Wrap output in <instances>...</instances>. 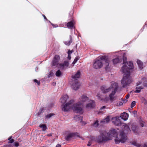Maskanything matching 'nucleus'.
I'll return each mask as SVG.
<instances>
[{
    "mask_svg": "<svg viewBox=\"0 0 147 147\" xmlns=\"http://www.w3.org/2000/svg\"><path fill=\"white\" fill-rule=\"evenodd\" d=\"M123 126L124 127V130H126L128 131H130L129 127L126 124H123Z\"/></svg>",
    "mask_w": 147,
    "mask_h": 147,
    "instance_id": "473e14b6",
    "label": "nucleus"
},
{
    "mask_svg": "<svg viewBox=\"0 0 147 147\" xmlns=\"http://www.w3.org/2000/svg\"><path fill=\"white\" fill-rule=\"evenodd\" d=\"M79 59V58L78 57H76L74 61L72 63L73 66L77 61Z\"/></svg>",
    "mask_w": 147,
    "mask_h": 147,
    "instance_id": "f704fd0d",
    "label": "nucleus"
},
{
    "mask_svg": "<svg viewBox=\"0 0 147 147\" xmlns=\"http://www.w3.org/2000/svg\"><path fill=\"white\" fill-rule=\"evenodd\" d=\"M75 119H82L83 117L82 116H79V115H76L74 117Z\"/></svg>",
    "mask_w": 147,
    "mask_h": 147,
    "instance_id": "72a5a7b5",
    "label": "nucleus"
},
{
    "mask_svg": "<svg viewBox=\"0 0 147 147\" xmlns=\"http://www.w3.org/2000/svg\"><path fill=\"white\" fill-rule=\"evenodd\" d=\"M137 64L140 68V69H142L143 68V63L140 60H138L137 61Z\"/></svg>",
    "mask_w": 147,
    "mask_h": 147,
    "instance_id": "393cba45",
    "label": "nucleus"
},
{
    "mask_svg": "<svg viewBox=\"0 0 147 147\" xmlns=\"http://www.w3.org/2000/svg\"><path fill=\"white\" fill-rule=\"evenodd\" d=\"M123 63L124 64V61H123Z\"/></svg>",
    "mask_w": 147,
    "mask_h": 147,
    "instance_id": "bf43d9fd",
    "label": "nucleus"
},
{
    "mask_svg": "<svg viewBox=\"0 0 147 147\" xmlns=\"http://www.w3.org/2000/svg\"><path fill=\"white\" fill-rule=\"evenodd\" d=\"M12 137H10L8 139V140H9V143H12L14 142V140L13 139H11Z\"/></svg>",
    "mask_w": 147,
    "mask_h": 147,
    "instance_id": "c9c22d12",
    "label": "nucleus"
},
{
    "mask_svg": "<svg viewBox=\"0 0 147 147\" xmlns=\"http://www.w3.org/2000/svg\"><path fill=\"white\" fill-rule=\"evenodd\" d=\"M123 104V103L122 102H119L117 103V106H119L122 105Z\"/></svg>",
    "mask_w": 147,
    "mask_h": 147,
    "instance_id": "79ce46f5",
    "label": "nucleus"
},
{
    "mask_svg": "<svg viewBox=\"0 0 147 147\" xmlns=\"http://www.w3.org/2000/svg\"><path fill=\"white\" fill-rule=\"evenodd\" d=\"M121 59H120L118 57H117L113 60V64H115L121 61Z\"/></svg>",
    "mask_w": 147,
    "mask_h": 147,
    "instance_id": "c85d7f7f",
    "label": "nucleus"
},
{
    "mask_svg": "<svg viewBox=\"0 0 147 147\" xmlns=\"http://www.w3.org/2000/svg\"><path fill=\"white\" fill-rule=\"evenodd\" d=\"M129 115L126 112H124L121 114L120 116H117L114 118H112V119H119L120 117L122 119H127L128 118Z\"/></svg>",
    "mask_w": 147,
    "mask_h": 147,
    "instance_id": "9d476101",
    "label": "nucleus"
},
{
    "mask_svg": "<svg viewBox=\"0 0 147 147\" xmlns=\"http://www.w3.org/2000/svg\"><path fill=\"white\" fill-rule=\"evenodd\" d=\"M127 101V100L126 99L123 100V101L124 103H126Z\"/></svg>",
    "mask_w": 147,
    "mask_h": 147,
    "instance_id": "5fc2aeb1",
    "label": "nucleus"
},
{
    "mask_svg": "<svg viewBox=\"0 0 147 147\" xmlns=\"http://www.w3.org/2000/svg\"><path fill=\"white\" fill-rule=\"evenodd\" d=\"M89 100L88 97L84 95L81 96L79 99V102L76 103H74V101H71L65 105L62 108L64 111H68L71 109L74 111L76 113H82L83 110L82 107L85 102Z\"/></svg>",
    "mask_w": 147,
    "mask_h": 147,
    "instance_id": "f257e3e1",
    "label": "nucleus"
},
{
    "mask_svg": "<svg viewBox=\"0 0 147 147\" xmlns=\"http://www.w3.org/2000/svg\"><path fill=\"white\" fill-rule=\"evenodd\" d=\"M99 125L98 121V120H96L93 124L92 126L94 127H96Z\"/></svg>",
    "mask_w": 147,
    "mask_h": 147,
    "instance_id": "7c9ffc66",
    "label": "nucleus"
},
{
    "mask_svg": "<svg viewBox=\"0 0 147 147\" xmlns=\"http://www.w3.org/2000/svg\"><path fill=\"white\" fill-rule=\"evenodd\" d=\"M55 116V114L54 113H49L45 116V118L46 119H49L53 118Z\"/></svg>",
    "mask_w": 147,
    "mask_h": 147,
    "instance_id": "aec40b11",
    "label": "nucleus"
},
{
    "mask_svg": "<svg viewBox=\"0 0 147 147\" xmlns=\"http://www.w3.org/2000/svg\"><path fill=\"white\" fill-rule=\"evenodd\" d=\"M110 61V59L107 56H104L100 57L94 61L93 67L95 69H99L104 65L105 68H107L109 66Z\"/></svg>",
    "mask_w": 147,
    "mask_h": 147,
    "instance_id": "7ed1b4c3",
    "label": "nucleus"
},
{
    "mask_svg": "<svg viewBox=\"0 0 147 147\" xmlns=\"http://www.w3.org/2000/svg\"><path fill=\"white\" fill-rule=\"evenodd\" d=\"M131 128L135 134H137L138 131V127L136 126V125H131Z\"/></svg>",
    "mask_w": 147,
    "mask_h": 147,
    "instance_id": "4be33fe9",
    "label": "nucleus"
},
{
    "mask_svg": "<svg viewBox=\"0 0 147 147\" xmlns=\"http://www.w3.org/2000/svg\"><path fill=\"white\" fill-rule=\"evenodd\" d=\"M126 67L124 66L122 67V71L124 73L122 79L121 80V83L123 87L128 86L132 82V80L130 76L129 71H128L127 70L126 71L124 69Z\"/></svg>",
    "mask_w": 147,
    "mask_h": 147,
    "instance_id": "20e7f679",
    "label": "nucleus"
},
{
    "mask_svg": "<svg viewBox=\"0 0 147 147\" xmlns=\"http://www.w3.org/2000/svg\"><path fill=\"white\" fill-rule=\"evenodd\" d=\"M78 135L77 133H72L69 134L65 137V139L67 141L69 140L72 138L77 136Z\"/></svg>",
    "mask_w": 147,
    "mask_h": 147,
    "instance_id": "2eb2a0df",
    "label": "nucleus"
},
{
    "mask_svg": "<svg viewBox=\"0 0 147 147\" xmlns=\"http://www.w3.org/2000/svg\"><path fill=\"white\" fill-rule=\"evenodd\" d=\"M127 139V136L126 134L124 132L123 130L120 131L119 135L114 138L115 143L116 144H119L120 143H125Z\"/></svg>",
    "mask_w": 147,
    "mask_h": 147,
    "instance_id": "39448f33",
    "label": "nucleus"
},
{
    "mask_svg": "<svg viewBox=\"0 0 147 147\" xmlns=\"http://www.w3.org/2000/svg\"><path fill=\"white\" fill-rule=\"evenodd\" d=\"M73 84L72 85V88L75 90H78L80 87V83L78 82V81H72Z\"/></svg>",
    "mask_w": 147,
    "mask_h": 147,
    "instance_id": "4468645a",
    "label": "nucleus"
},
{
    "mask_svg": "<svg viewBox=\"0 0 147 147\" xmlns=\"http://www.w3.org/2000/svg\"><path fill=\"white\" fill-rule=\"evenodd\" d=\"M67 58L69 60L70 59H71V57L70 55H68Z\"/></svg>",
    "mask_w": 147,
    "mask_h": 147,
    "instance_id": "864d4df0",
    "label": "nucleus"
},
{
    "mask_svg": "<svg viewBox=\"0 0 147 147\" xmlns=\"http://www.w3.org/2000/svg\"><path fill=\"white\" fill-rule=\"evenodd\" d=\"M89 102L85 106V108L87 110L93 108L95 105V103L93 101L90 100Z\"/></svg>",
    "mask_w": 147,
    "mask_h": 147,
    "instance_id": "ddd939ff",
    "label": "nucleus"
},
{
    "mask_svg": "<svg viewBox=\"0 0 147 147\" xmlns=\"http://www.w3.org/2000/svg\"><path fill=\"white\" fill-rule=\"evenodd\" d=\"M139 123L140 126L142 127H144L146 126V121L144 120H139Z\"/></svg>",
    "mask_w": 147,
    "mask_h": 147,
    "instance_id": "a878e982",
    "label": "nucleus"
},
{
    "mask_svg": "<svg viewBox=\"0 0 147 147\" xmlns=\"http://www.w3.org/2000/svg\"><path fill=\"white\" fill-rule=\"evenodd\" d=\"M60 59V56L59 55H56L53 57L51 63V65L52 66H55L56 67L58 66L59 64V62Z\"/></svg>",
    "mask_w": 147,
    "mask_h": 147,
    "instance_id": "6e6552de",
    "label": "nucleus"
},
{
    "mask_svg": "<svg viewBox=\"0 0 147 147\" xmlns=\"http://www.w3.org/2000/svg\"><path fill=\"white\" fill-rule=\"evenodd\" d=\"M34 81L37 83L38 85H39L40 84V82L38 81L36 79H35L34 80Z\"/></svg>",
    "mask_w": 147,
    "mask_h": 147,
    "instance_id": "c03bdc74",
    "label": "nucleus"
},
{
    "mask_svg": "<svg viewBox=\"0 0 147 147\" xmlns=\"http://www.w3.org/2000/svg\"><path fill=\"white\" fill-rule=\"evenodd\" d=\"M124 66L126 67V68L124 69V70L126 71L127 70L128 71H129V70L132 69L134 67L133 63L131 61H129V62L127 63Z\"/></svg>",
    "mask_w": 147,
    "mask_h": 147,
    "instance_id": "f8f14e48",
    "label": "nucleus"
},
{
    "mask_svg": "<svg viewBox=\"0 0 147 147\" xmlns=\"http://www.w3.org/2000/svg\"><path fill=\"white\" fill-rule=\"evenodd\" d=\"M141 147H147V143L144 144L143 146Z\"/></svg>",
    "mask_w": 147,
    "mask_h": 147,
    "instance_id": "09e8293b",
    "label": "nucleus"
},
{
    "mask_svg": "<svg viewBox=\"0 0 147 147\" xmlns=\"http://www.w3.org/2000/svg\"><path fill=\"white\" fill-rule=\"evenodd\" d=\"M98 98L100 100H103L106 102H107L108 101V98L107 96L106 97L104 98H103L101 95L100 94H98L97 95Z\"/></svg>",
    "mask_w": 147,
    "mask_h": 147,
    "instance_id": "a211bd4d",
    "label": "nucleus"
},
{
    "mask_svg": "<svg viewBox=\"0 0 147 147\" xmlns=\"http://www.w3.org/2000/svg\"><path fill=\"white\" fill-rule=\"evenodd\" d=\"M107 133L104 131L102 133H100V135L98 136L95 141L98 143L102 142L105 141H108L106 137Z\"/></svg>",
    "mask_w": 147,
    "mask_h": 147,
    "instance_id": "0eeeda50",
    "label": "nucleus"
},
{
    "mask_svg": "<svg viewBox=\"0 0 147 147\" xmlns=\"http://www.w3.org/2000/svg\"><path fill=\"white\" fill-rule=\"evenodd\" d=\"M44 110V109L43 108H41L40 109V110H39L38 113L37 114V116H39L43 112V111Z\"/></svg>",
    "mask_w": 147,
    "mask_h": 147,
    "instance_id": "2f4dec72",
    "label": "nucleus"
},
{
    "mask_svg": "<svg viewBox=\"0 0 147 147\" xmlns=\"http://www.w3.org/2000/svg\"><path fill=\"white\" fill-rule=\"evenodd\" d=\"M19 145V144L18 142H15L14 143V146L16 147H18Z\"/></svg>",
    "mask_w": 147,
    "mask_h": 147,
    "instance_id": "de8ad7c7",
    "label": "nucleus"
},
{
    "mask_svg": "<svg viewBox=\"0 0 147 147\" xmlns=\"http://www.w3.org/2000/svg\"><path fill=\"white\" fill-rule=\"evenodd\" d=\"M52 134H49L47 135L48 136H52Z\"/></svg>",
    "mask_w": 147,
    "mask_h": 147,
    "instance_id": "13d9d810",
    "label": "nucleus"
},
{
    "mask_svg": "<svg viewBox=\"0 0 147 147\" xmlns=\"http://www.w3.org/2000/svg\"><path fill=\"white\" fill-rule=\"evenodd\" d=\"M115 117H112L110 115H108L104 119H112V118H114Z\"/></svg>",
    "mask_w": 147,
    "mask_h": 147,
    "instance_id": "a19ab883",
    "label": "nucleus"
},
{
    "mask_svg": "<svg viewBox=\"0 0 147 147\" xmlns=\"http://www.w3.org/2000/svg\"><path fill=\"white\" fill-rule=\"evenodd\" d=\"M55 75L57 77H60L62 75V73L60 71V70H58L56 72Z\"/></svg>",
    "mask_w": 147,
    "mask_h": 147,
    "instance_id": "cd10ccee",
    "label": "nucleus"
},
{
    "mask_svg": "<svg viewBox=\"0 0 147 147\" xmlns=\"http://www.w3.org/2000/svg\"><path fill=\"white\" fill-rule=\"evenodd\" d=\"M42 16L46 20H47L48 19H47L46 17L44 15H42Z\"/></svg>",
    "mask_w": 147,
    "mask_h": 147,
    "instance_id": "603ef678",
    "label": "nucleus"
},
{
    "mask_svg": "<svg viewBox=\"0 0 147 147\" xmlns=\"http://www.w3.org/2000/svg\"><path fill=\"white\" fill-rule=\"evenodd\" d=\"M80 75V71H78L75 75L72 76V78L73 79L72 81H78L76 79L79 78Z\"/></svg>",
    "mask_w": 147,
    "mask_h": 147,
    "instance_id": "f3484780",
    "label": "nucleus"
},
{
    "mask_svg": "<svg viewBox=\"0 0 147 147\" xmlns=\"http://www.w3.org/2000/svg\"><path fill=\"white\" fill-rule=\"evenodd\" d=\"M74 21H71L67 23V26L68 28L71 29L74 28Z\"/></svg>",
    "mask_w": 147,
    "mask_h": 147,
    "instance_id": "6ab92c4d",
    "label": "nucleus"
},
{
    "mask_svg": "<svg viewBox=\"0 0 147 147\" xmlns=\"http://www.w3.org/2000/svg\"><path fill=\"white\" fill-rule=\"evenodd\" d=\"M69 41H66L64 42L65 44L67 46H69L72 42V38L71 35L69 36Z\"/></svg>",
    "mask_w": 147,
    "mask_h": 147,
    "instance_id": "b1692460",
    "label": "nucleus"
},
{
    "mask_svg": "<svg viewBox=\"0 0 147 147\" xmlns=\"http://www.w3.org/2000/svg\"><path fill=\"white\" fill-rule=\"evenodd\" d=\"M80 122L81 123V124H82V125H85L87 123L86 122L83 121V120H81V121H80Z\"/></svg>",
    "mask_w": 147,
    "mask_h": 147,
    "instance_id": "58836bf2",
    "label": "nucleus"
},
{
    "mask_svg": "<svg viewBox=\"0 0 147 147\" xmlns=\"http://www.w3.org/2000/svg\"><path fill=\"white\" fill-rule=\"evenodd\" d=\"M56 147H61V146L60 144H57L56 145Z\"/></svg>",
    "mask_w": 147,
    "mask_h": 147,
    "instance_id": "4d7b16f0",
    "label": "nucleus"
},
{
    "mask_svg": "<svg viewBox=\"0 0 147 147\" xmlns=\"http://www.w3.org/2000/svg\"><path fill=\"white\" fill-rule=\"evenodd\" d=\"M39 127L42 128V130L44 131H45L47 128L46 125L45 124H41L40 125Z\"/></svg>",
    "mask_w": 147,
    "mask_h": 147,
    "instance_id": "c756f323",
    "label": "nucleus"
},
{
    "mask_svg": "<svg viewBox=\"0 0 147 147\" xmlns=\"http://www.w3.org/2000/svg\"><path fill=\"white\" fill-rule=\"evenodd\" d=\"M142 84V82L140 81H138L137 83L136 90L134 91V92L139 93L140 92L141 90L144 88L143 86L141 85Z\"/></svg>",
    "mask_w": 147,
    "mask_h": 147,
    "instance_id": "9b49d317",
    "label": "nucleus"
},
{
    "mask_svg": "<svg viewBox=\"0 0 147 147\" xmlns=\"http://www.w3.org/2000/svg\"><path fill=\"white\" fill-rule=\"evenodd\" d=\"M136 102L135 101H133L131 104V107L132 108L134 107L136 105Z\"/></svg>",
    "mask_w": 147,
    "mask_h": 147,
    "instance_id": "4c0bfd02",
    "label": "nucleus"
},
{
    "mask_svg": "<svg viewBox=\"0 0 147 147\" xmlns=\"http://www.w3.org/2000/svg\"><path fill=\"white\" fill-rule=\"evenodd\" d=\"M132 144L138 147H141V145L137 143L136 142H134L132 143Z\"/></svg>",
    "mask_w": 147,
    "mask_h": 147,
    "instance_id": "e433bc0d",
    "label": "nucleus"
},
{
    "mask_svg": "<svg viewBox=\"0 0 147 147\" xmlns=\"http://www.w3.org/2000/svg\"><path fill=\"white\" fill-rule=\"evenodd\" d=\"M95 140V138L93 136H92L90 138V140H89L87 144V146H89L91 145L92 143V141Z\"/></svg>",
    "mask_w": 147,
    "mask_h": 147,
    "instance_id": "bb28decb",
    "label": "nucleus"
},
{
    "mask_svg": "<svg viewBox=\"0 0 147 147\" xmlns=\"http://www.w3.org/2000/svg\"><path fill=\"white\" fill-rule=\"evenodd\" d=\"M132 114L134 117H136L137 116V112L136 111H133L132 112Z\"/></svg>",
    "mask_w": 147,
    "mask_h": 147,
    "instance_id": "37998d69",
    "label": "nucleus"
},
{
    "mask_svg": "<svg viewBox=\"0 0 147 147\" xmlns=\"http://www.w3.org/2000/svg\"><path fill=\"white\" fill-rule=\"evenodd\" d=\"M118 88L117 83L112 82L111 85L108 88L104 86L101 87L100 89L103 93H106L111 91V92L109 95L108 100L109 99L111 102L116 99V97L115 96L116 92Z\"/></svg>",
    "mask_w": 147,
    "mask_h": 147,
    "instance_id": "f03ea898",
    "label": "nucleus"
},
{
    "mask_svg": "<svg viewBox=\"0 0 147 147\" xmlns=\"http://www.w3.org/2000/svg\"><path fill=\"white\" fill-rule=\"evenodd\" d=\"M69 65L68 62L67 61H65L63 63H59L58 67L61 69H63L64 68H66Z\"/></svg>",
    "mask_w": 147,
    "mask_h": 147,
    "instance_id": "dca6fc26",
    "label": "nucleus"
},
{
    "mask_svg": "<svg viewBox=\"0 0 147 147\" xmlns=\"http://www.w3.org/2000/svg\"><path fill=\"white\" fill-rule=\"evenodd\" d=\"M129 97V94H128L126 96V99H128Z\"/></svg>",
    "mask_w": 147,
    "mask_h": 147,
    "instance_id": "3c124183",
    "label": "nucleus"
},
{
    "mask_svg": "<svg viewBox=\"0 0 147 147\" xmlns=\"http://www.w3.org/2000/svg\"><path fill=\"white\" fill-rule=\"evenodd\" d=\"M112 123L115 125H122L120 120H112Z\"/></svg>",
    "mask_w": 147,
    "mask_h": 147,
    "instance_id": "412c9836",
    "label": "nucleus"
},
{
    "mask_svg": "<svg viewBox=\"0 0 147 147\" xmlns=\"http://www.w3.org/2000/svg\"><path fill=\"white\" fill-rule=\"evenodd\" d=\"M105 107H106L105 106H103V107H101L100 108V109L101 110H102L103 109H104L105 108Z\"/></svg>",
    "mask_w": 147,
    "mask_h": 147,
    "instance_id": "6e6d98bb",
    "label": "nucleus"
},
{
    "mask_svg": "<svg viewBox=\"0 0 147 147\" xmlns=\"http://www.w3.org/2000/svg\"><path fill=\"white\" fill-rule=\"evenodd\" d=\"M69 98L68 96L67 95H65L63 96L60 99V102L61 103L62 105V109L63 111H65L63 110L62 108L64 107V106L66 104H68V103L71 101H73V100H71L67 103H65ZM68 105V104L67 105Z\"/></svg>",
    "mask_w": 147,
    "mask_h": 147,
    "instance_id": "1a4fd4ad",
    "label": "nucleus"
},
{
    "mask_svg": "<svg viewBox=\"0 0 147 147\" xmlns=\"http://www.w3.org/2000/svg\"><path fill=\"white\" fill-rule=\"evenodd\" d=\"M110 120H106V121H104V120H103L100 121V123H108Z\"/></svg>",
    "mask_w": 147,
    "mask_h": 147,
    "instance_id": "ea45409f",
    "label": "nucleus"
},
{
    "mask_svg": "<svg viewBox=\"0 0 147 147\" xmlns=\"http://www.w3.org/2000/svg\"><path fill=\"white\" fill-rule=\"evenodd\" d=\"M117 135V132L115 129H111L108 133H107L106 137L108 141L112 140L113 137L115 138Z\"/></svg>",
    "mask_w": 147,
    "mask_h": 147,
    "instance_id": "423d86ee",
    "label": "nucleus"
},
{
    "mask_svg": "<svg viewBox=\"0 0 147 147\" xmlns=\"http://www.w3.org/2000/svg\"><path fill=\"white\" fill-rule=\"evenodd\" d=\"M51 23V25L53 26V28H56L58 27V26L57 25H54L52 24V23H51Z\"/></svg>",
    "mask_w": 147,
    "mask_h": 147,
    "instance_id": "49530a36",
    "label": "nucleus"
},
{
    "mask_svg": "<svg viewBox=\"0 0 147 147\" xmlns=\"http://www.w3.org/2000/svg\"><path fill=\"white\" fill-rule=\"evenodd\" d=\"M73 52H74L73 50H72L71 51H70V50H69L67 52V53L68 55H70Z\"/></svg>",
    "mask_w": 147,
    "mask_h": 147,
    "instance_id": "a18cd8bd",
    "label": "nucleus"
},
{
    "mask_svg": "<svg viewBox=\"0 0 147 147\" xmlns=\"http://www.w3.org/2000/svg\"><path fill=\"white\" fill-rule=\"evenodd\" d=\"M142 99L143 100V102H144V104H146V102L145 99L144 98H143Z\"/></svg>",
    "mask_w": 147,
    "mask_h": 147,
    "instance_id": "8fccbe9b",
    "label": "nucleus"
},
{
    "mask_svg": "<svg viewBox=\"0 0 147 147\" xmlns=\"http://www.w3.org/2000/svg\"><path fill=\"white\" fill-rule=\"evenodd\" d=\"M142 82H143V85H142L144 87H147V79L144 77L143 78L142 80Z\"/></svg>",
    "mask_w": 147,
    "mask_h": 147,
    "instance_id": "5701e85b",
    "label": "nucleus"
}]
</instances>
